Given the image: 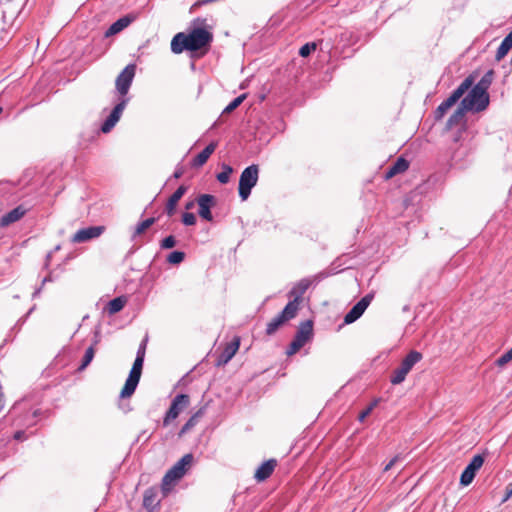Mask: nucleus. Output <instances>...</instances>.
<instances>
[{"mask_svg": "<svg viewBox=\"0 0 512 512\" xmlns=\"http://www.w3.org/2000/svg\"><path fill=\"white\" fill-rule=\"evenodd\" d=\"M213 34L205 28H194L190 32H179L171 41V51L180 54L183 51H198L210 46Z\"/></svg>", "mask_w": 512, "mask_h": 512, "instance_id": "obj_1", "label": "nucleus"}, {"mask_svg": "<svg viewBox=\"0 0 512 512\" xmlns=\"http://www.w3.org/2000/svg\"><path fill=\"white\" fill-rule=\"evenodd\" d=\"M193 462L192 454H185L179 461H177L164 475L162 479V490L163 492H168L170 490V485H172L175 481L181 479L188 467Z\"/></svg>", "mask_w": 512, "mask_h": 512, "instance_id": "obj_2", "label": "nucleus"}, {"mask_svg": "<svg viewBox=\"0 0 512 512\" xmlns=\"http://www.w3.org/2000/svg\"><path fill=\"white\" fill-rule=\"evenodd\" d=\"M422 358L423 356L420 352L411 350L401 361L399 367L392 372L390 382L393 385H398L404 382L408 373L422 360Z\"/></svg>", "mask_w": 512, "mask_h": 512, "instance_id": "obj_3", "label": "nucleus"}, {"mask_svg": "<svg viewBox=\"0 0 512 512\" xmlns=\"http://www.w3.org/2000/svg\"><path fill=\"white\" fill-rule=\"evenodd\" d=\"M259 179V166L252 164L246 167L239 179L238 193L242 201L249 198L252 189L256 186Z\"/></svg>", "mask_w": 512, "mask_h": 512, "instance_id": "obj_4", "label": "nucleus"}, {"mask_svg": "<svg viewBox=\"0 0 512 512\" xmlns=\"http://www.w3.org/2000/svg\"><path fill=\"white\" fill-rule=\"evenodd\" d=\"M297 314V299L287 303L282 312L267 323L266 334L273 335L286 321L293 319Z\"/></svg>", "mask_w": 512, "mask_h": 512, "instance_id": "obj_5", "label": "nucleus"}, {"mask_svg": "<svg viewBox=\"0 0 512 512\" xmlns=\"http://www.w3.org/2000/svg\"><path fill=\"white\" fill-rule=\"evenodd\" d=\"M461 104L467 111L481 112L489 105V94L472 88L462 99Z\"/></svg>", "mask_w": 512, "mask_h": 512, "instance_id": "obj_6", "label": "nucleus"}, {"mask_svg": "<svg viewBox=\"0 0 512 512\" xmlns=\"http://www.w3.org/2000/svg\"><path fill=\"white\" fill-rule=\"evenodd\" d=\"M144 358L136 357L133 366L129 372L128 378L120 393L121 398L130 397L136 390L141 378Z\"/></svg>", "mask_w": 512, "mask_h": 512, "instance_id": "obj_7", "label": "nucleus"}, {"mask_svg": "<svg viewBox=\"0 0 512 512\" xmlns=\"http://www.w3.org/2000/svg\"><path fill=\"white\" fill-rule=\"evenodd\" d=\"M190 405V397L187 394H177L165 413L163 418V425L168 426L172 421H174L182 411H184Z\"/></svg>", "mask_w": 512, "mask_h": 512, "instance_id": "obj_8", "label": "nucleus"}, {"mask_svg": "<svg viewBox=\"0 0 512 512\" xmlns=\"http://www.w3.org/2000/svg\"><path fill=\"white\" fill-rule=\"evenodd\" d=\"M135 71V64H128L117 76L115 86L121 98H128L127 94L132 85L135 76Z\"/></svg>", "mask_w": 512, "mask_h": 512, "instance_id": "obj_9", "label": "nucleus"}, {"mask_svg": "<svg viewBox=\"0 0 512 512\" xmlns=\"http://www.w3.org/2000/svg\"><path fill=\"white\" fill-rule=\"evenodd\" d=\"M373 298V293L366 294L363 298H361L345 315L344 323L351 324L359 319L370 305Z\"/></svg>", "mask_w": 512, "mask_h": 512, "instance_id": "obj_10", "label": "nucleus"}, {"mask_svg": "<svg viewBox=\"0 0 512 512\" xmlns=\"http://www.w3.org/2000/svg\"><path fill=\"white\" fill-rule=\"evenodd\" d=\"M483 463H484V457L480 454L475 455L471 459L469 464L466 466V468L463 470V472L460 476L461 485H463V486L469 485L473 481L477 471L482 467Z\"/></svg>", "mask_w": 512, "mask_h": 512, "instance_id": "obj_11", "label": "nucleus"}, {"mask_svg": "<svg viewBox=\"0 0 512 512\" xmlns=\"http://www.w3.org/2000/svg\"><path fill=\"white\" fill-rule=\"evenodd\" d=\"M474 82V78L472 75L468 76L463 80V82L452 92V94L444 100L442 103L449 110L457 101L471 88Z\"/></svg>", "mask_w": 512, "mask_h": 512, "instance_id": "obj_12", "label": "nucleus"}, {"mask_svg": "<svg viewBox=\"0 0 512 512\" xmlns=\"http://www.w3.org/2000/svg\"><path fill=\"white\" fill-rule=\"evenodd\" d=\"M197 203L199 206L198 213L200 217H202L206 221H212L213 216L211 213V208L216 204L215 197L210 194H201L197 198Z\"/></svg>", "mask_w": 512, "mask_h": 512, "instance_id": "obj_13", "label": "nucleus"}, {"mask_svg": "<svg viewBox=\"0 0 512 512\" xmlns=\"http://www.w3.org/2000/svg\"><path fill=\"white\" fill-rule=\"evenodd\" d=\"M104 231L103 226H90L78 230L72 237V242L83 243L99 237Z\"/></svg>", "mask_w": 512, "mask_h": 512, "instance_id": "obj_14", "label": "nucleus"}, {"mask_svg": "<svg viewBox=\"0 0 512 512\" xmlns=\"http://www.w3.org/2000/svg\"><path fill=\"white\" fill-rule=\"evenodd\" d=\"M240 346V338L234 337V339L227 343L217 358V366L227 364L233 356L236 354Z\"/></svg>", "mask_w": 512, "mask_h": 512, "instance_id": "obj_15", "label": "nucleus"}, {"mask_svg": "<svg viewBox=\"0 0 512 512\" xmlns=\"http://www.w3.org/2000/svg\"><path fill=\"white\" fill-rule=\"evenodd\" d=\"M313 336V322L311 320H306L302 322L294 336V339L301 343V345H305Z\"/></svg>", "mask_w": 512, "mask_h": 512, "instance_id": "obj_16", "label": "nucleus"}, {"mask_svg": "<svg viewBox=\"0 0 512 512\" xmlns=\"http://www.w3.org/2000/svg\"><path fill=\"white\" fill-rule=\"evenodd\" d=\"M276 466H277V461L275 459H269V460L265 461L256 470V472L254 474V478L258 482L265 481L272 475Z\"/></svg>", "mask_w": 512, "mask_h": 512, "instance_id": "obj_17", "label": "nucleus"}, {"mask_svg": "<svg viewBox=\"0 0 512 512\" xmlns=\"http://www.w3.org/2000/svg\"><path fill=\"white\" fill-rule=\"evenodd\" d=\"M26 213V210L22 206H17L11 211L5 213L0 218V227H7L19 221Z\"/></svg>", "mask_w": 512, "mask_h": 512, "instance_id": "obj_18", "label": "nucleus"}, {"mask_svg": "<svg viewBox=\"0 0 512 512\" xmlns=\"http://www.w3.org/2000/svg\"><path fill=\"white\" fill-rule=\"evenodd\" d=\"M187 187L184 185H180L175 192L169 197L166 206H165V212L168 216H172L176 211V206L178 201L183 197V195L186 193Z\"/></svg>", "mask_w": 512, "mask_h": 512, "instance_id": "obj_19", "label": "nucleus"}, {"mask_svg": "<svg viewBox=\"0 0 512 512\" xmlns=\"http://www.w3.org/2000/svg\"><path fill=\"white\" fill-rule=\"evenodd\" d=\"M216 147V142H211L208 144L198 155L193 158L191 165L195 168L203 166L209 157L214 153Z\"/></svg>", "mask_w": 512, "mask_h": 512, "instance_id": "obj_20", "label": "nucleus"}, {"mask_svg": "<svg viewBox=\"0 0 512 512\" xmlns=\"http://www.w3.org/2000/svg\"><path fill=\"white\" fill-rule=\"evenodd\" d=\"M409 168V162L403 158L399 157L395 163H393L385 172V179H390L397 174L405 172Z\"/></svg>", "mask_w": 512, "mask_h": 512, "instance_id": "obj_21", "label": "nucleus"}, {"mask_svg": "<svg viewBox=\"0 0 512 512\" xmlns=\"http://www.w3.org/2000/svg\"><path fill=\"white\" fill-rule=\"evenodd\" d=\"M131 21V18L128 16L119 18L105 31V37H110L121 32L131 23Z\"/></svg>", "mask_w": 512, "mask_h": 512, "instance_id": "obj_22", "label": "nucleus"}, {"mask_svg": "<svg viewBox=\"0 0 512 512\" xmlns=\"http://www.w3.org/2000/svg\"><path fill=\"white\" fill-rule=\"evenodd\" d=\"M159 505V500L157 498V492L154 489H147L143 496V506L149 512H153L156 507Z\"/></svg>", "mask_w": 512, "mask_h": 512, "instance_id": "obj_23", "label": "nucleus"}, {"mask_svg": "<svg viewBox=\"0 0 512 512\" xmlns=\"http://www.w3.org/2000/svg\"><path fill=\"white\" fill-rule=\"evenodd\" d=\"M205 414V407H201L199 410H197L188 420L187 422L182 426L181 430L179 431V436H183L184 434L188 433L193 427L197 425L199 422V419Z\"/></svg>", "mask_w": 512, "mask_h": 512, "instance_id": "obj_24", "label": "nucleus"}, {"mask_svg": "<svg viewBox=\"0 0 512 512\" xmlns=\"http://www.w3.org/2000/svg\"><path fill=\"white\" fill-rule=\"evenodd\" d=\"M466 111V108H464L460 103V106L448 118L446 123L447 129L450 130L453 127L459 125L463 121Z\"/></svg>", "mask_w": 512, "mask_h": 512, "instance_id": "obj_25", "label": "nucleus"}, {"mask_svg": "<svg viewBox=\"0 0 512 512\" xmlns=\"http://www.w3.org/2000/svg\"><path fill=\"white\" fill-rule=\"evenodd\" d=\"M512 48V32L510 31L506 36L505 38L502 40L501 44L499 45L497 51H496V55H495V58L496 60H501L502 58H504L509 50Z\"/></svg>", "mask_w": 512, "mask_h": 512, "instance_id": "obj_26", "label": "nucleus"}, {"mask_svg": "<svg viewBox=\"0 0 512 512\" xmlns=\"http://www.w3.org/2000/svg\"><path fill=\"white\" fill-rule=\"evenodd\" d=\"M493 77L494 71L488 70L473 88L476 89V91L488 93V89L493 82Z\"/></svg>", "mask_w": 512, "mask_h": 512, "instance_id": "obj_27", "label": "nucleus"}, {"mask_svg": "<svg viewBox=\"0 0 512 512\" xmlns=\"http://www.w3.org/2000/svg\"><path fill=\"white\" fill-rule=\"evenodd\" d=\"M310 286V281L307 279H302L297 283V285L290 291L291 296H295L294 299H297V309L299 308V301L302 295L306 292V290Z\"/></svg>", "mask_w": 512, "mask_h": 512, "instance_id": "obj_28", "label": "nucleus"}, {"mask_svg": "<svg viewBox=\"0 0 512 512\" xmlns=\"http://www.w3.org/2000/svg\"><path fill=\"white\" fill-rule=\"evenodd\" d=\"M126 300L124 297H116L108 302L107 310L109 314H115L123 309Z\"/></svg>", "mask_w": 512, "mask_h": 512, "instance_id": "obj_29", "label": "nucleus"}, {"mask_svg": "<svg viewBox=\"0 0 512 512\" xmlns=\"http://www.w3.org/2000/svg\"><path fill=\"white\" fill-rule=\"evenodd\" d=\"M129 102V98H120L119 103L115 105L113 110L111 111L109 117L112 119H115L116 121H119L125 107L127 106Z\"/></svg>", "mask_w": 512, "mask_h": 512, "instance_id": "obj_30", "label": "nucleus"}, {"mask_svg": "<svg viewBox=\"0 0 512 512\" xmlns=\"http://www.w3.org/2000/svg\"><path fill=\"white\" fill-rule=\"evenodd\" d=\"M233 172V168L228 164H222V171L217 174L216 178L221 184H227L230 180V175Z\"/></svg>", "mask_w": 512, "mask_h": 512, "instance_id": "obj_31", "label": "nucleus"}, {"mask_svg": "<svg viewBox=\"0 0 512 512\" xmlns=\"http://www.w3.org/2000/svg\"><path fill=\"white\" fill-rule=\"evenodd\" d=\"M155 222H156V218L150 217V218H147L144 221L138 223L136 228H135V231H134V234H133V238H135L136 236L142 234L145 230L150 228Z\"/></svg>", "mask_w": 512, "mask_h": 512, "instance_id": "obj_32", "label": "nucleus"}, {"mask_svg": "<svg viewBox=\"0 0 512 512\" xmlns=\"http://www.w3.org/2000/svg\"><path fill=\"white\" fill-rule=\"evenodd\" d=\"M94 355H95V348L93 345H91L86 349L85 354L82 359V363L79 366L78 370L79 371L84 370L92 362Z\"/></svg>", "mask_w": 512, "mask_h": 512, "instance_id": "obj_33", "label": "nucleus"}, {"mask_svg": "<svg viewBox=\"0 0 512 512\" xmlns=\"http://www.w3.org/2000/svg\"><path fill=\"white\" fill-rule=\"evenodd\" d=\"M246 94H241L238 97H236L233 101H231L223 110V113H231L234 111L237 107H239L242 102L246 99Z\"/></svg>", "mask_w": 512, "mask_h": 512, "instance_id": "obj_34", "label": "nucleus"}, {"mask_svg": "<svg viewBox=\"0 0 512 512\" xmlns=\"http://www.w3.org/2000/svg\"><path fill=\"white\" fill-rule=\"evenodd\" d=\"M185 253L182 251H173L167 256V262L172 265H177L183 262Z\"/></svg>", "mask_w": 512, "mask_h": 512, "instance_id": "obj_35", "label": "nucleus"}, {"mask_svg": "<svg viewBox=\"0 0 512 512\" xmlns=\"http://www.w3.org/2000/svg\"><path fill=\"white\" fill-rule=\"evenodd\" d=\"M316 43L315 42H309L303 45L299 50V55L301 57H307L311 54V52L316 50Z\"/></svg>", "mask_w": 512, "mask_h": 512, "instance_id": "obj_36", "label": "nucleus"}, {"mask_svg": "<svg viewBox=\"0 0 512 512\" xmlns=\"http://www.w3.org/2000/svg\"><path fill=\"white\" fill-rule=\"evenodd\" d=\"M176 245V239L173 235H169L161 240L160 247L161 249H171Z\"/></svg>", "mask_w": 512, "mask_h": 512, "instance_id": "obj_37", "label": "nucleus"}, {"mask_svg": "<svg viewBox=\"0 0 512 512\" xmlns=\"http://www.w3.org/2000/svg\"><path fill=\"white\" fill-rule=\"evenodd\" d=\"M512 360V348L509 349L507 352H505L504 354H502L497 360H496V364L498 366H504L506 365L508 362H510Z\"/></svg>", "mask_w": 512, "mask_h": 512, "instance_id": "obj_38", "label": "nucleus"}, {"mask_svg": "<svg viewBox=\"0 0 512 512\" xmlns=\"http://www.w3.org/2000/svg\"><path fill=\"white\" fill-rule=\"evenodd\" d=\"M118 121H116L115 119H112L110 118L109 116L106 118V120L103 122L102 126H101V131L103 133H108L110 132L113 127L116 125Z\"/></svg>", "mask_w": 512, "mask_h": 512, "instance_id": "obj_39", "label": "nucleus"}, {"mask_svg": "<svg viewBox=\"0 0 512 512\" xmlns=\"http://www.w3.org/2000/svg\"><path fill=\"white\" fill-rule=\"evenodd\" d=\"M447 111H448L447 107L443 103H441L434 111L435 121L442 120L443 117L445 116V114L447 113Z\"/></svg>", "mask_w": 512, "mask_h": 512, "instance_id": "obj_40", "label": "nucleus"}, {"mask_svg": "<svg viewBox=\"0 0 512 512\" xmlns=\"http://www.w3.org/2000/svg\"><path fill=\"white\" fill-rule=\"evenodd\" d=\"M182 222L186 226H192L196 223V216L193 213L185 212L182 215Z\"/></svg>", "mask_w": 512, "mask_h": 512, "instance_id": "obj_41", "label": "nucleus"}, {"mask_svg": "<svg viewBox=\"0 0 512 512\" xmlns=\"http://www.w3.org/2000/svg\"><path fill=\"white\" fill-rule=\"evenodd\" d=\"M303 347V345H301V343L297 342L295 339L292 340V342L290 343L289 347L287 348V351H286V354L288 356H291V355H294L296 354L301 348Z\"/></svg>", "mask_w": 512, "mask_h": 512, "instance_id": "obj_42", "label": "nucleus"}, {"mask_svg": "<svg viewBox=\"0 0 512 512\" xmlns=\"http://www.w3.org/2000/svg\"><path fill=\"white\" fill-rule=\"evenodd\" d=\"M375 406L376 402L370 404L365 410H363L358 416L359 421H363L368 415H370Z\"/></svg>", "mask_w": 512, "mask_h": 512, "instance_id": "obj_43", "label": "nucleus"}, {"mask_svg": "<svg viewBox=\"0 0 512 512\" xmlns=\"http://www.w3.org/2000/svg\"><path fill=\"white\" fill-rule=\"evenodd\" d=\"M146 353V339L141 342L138 347L136 357L145 358Z\"/></svg>", "mask_w": 512, "mask_h": 512, "instance_id": "obj_44", "label": "nucleus"}, {"mask_svg": "<svg viewBox=\"0 0 512 512\" xmlns=\"http://www.w3.org/2000/svg\"><path fill=\"white\" fill-rule=\"evenodd\" d=\"M401 459L400 455H396L393 457L384 467V471H389L399 460Z\"/></svg>", "mask_w": 512, "mask_h": 512, "instance_id": "obj_45", "label": "nucleus"}, {"mask_svg": "<svg viewBox=\"0 0 512 512\" xmlns=\"http://www.w3.org/2000/svg\"><path fill=\"white\" fill-rule=\"evenodd\" d=\"M183 174H184V168L182 166H177L173 173V177L175 179H179L183 176Z\"/></svg>", "mask_w": 512, "mask_h": 512, "instance_id": "obj_46", "label": "nucleus"}, {"mask_svg": "<svg viewBox=\"0 0 512 512\" xmlns=\"http://www.w3.org/2000/svg\"><path fill=\"white\" fill-rule=\"evenodd\" d=\"M26 437H25V432L20 430V431H16L15 434H14V439L16 440H24Z\"/></svg>", "mask_w": 512, "mask_h": 512, "instance_id": "obj_47", "label": "nucleus"}, {"mask_svg": "<svg viewBox=\"0 0 512 512\" xmlns=\"http://www.w3.org/2000/svg\"><path fill=\"white\" fill-rule=\"evenodd\" d=\"M512 497V482L506 487V496L504 500Z\"/></svg>", "mask_w": 512, "mask_h": 512, "instance_id": "obj_48", "label": "nucleus"}, {"mask_svg": "<svg viewBox=\"0 0 512 512\" xmlns=\"http://www.w3.org/2000/svg\"><path fill=\"white\" fill-rule=\"evenodd\" d=\"M99 341H100L99 335H98V332H96L92 345L95 347L99 343Z\"/></svg>", "mask_w": 512, "mask_h": 512, "instance_id": "obj_49", "label": "nucleus"}, {"mask_svg": "<svg viewBox=\"0 0 512 512\" xmlns=\"http://www.w3.org/2000/svg\"><path fill=\"white\" fill-rule=\"evenodd\" d=\"M193 207V202H189L186 204V209H191Z\"/></svg>", "mask_w": 512, "mask_h": 512, "instance_id": "obj_50", "label": "nucleus"}, {"mask_svg": "<svg viewBox=\"0 0 512 512\" xmlns=\"http://www.w3.org/2000/svg\"><path fill=\"white\" fill-rule=\"evenodd\" d=\"M38 414H39V411H38V410H35V411L33 412V417H37V416H38Z\"/></svg>", "mask_w": 512, "mask_h": 512, "instance_id": "obj_51", "label": "nucleus"}, {"mask_svg": "<svg viewBox=\"0 0 512 512\" xmlns=\"http://www.w3.org/2000/svg\"><path fill=\"white\" fill-rule=\"evenodd\" d=\"M511 32H512V30H511Z\"/></svg>", "mask_w": 512, "mask_h": 512, "instance_id": "obj_52", "label": "nucleus"}]
</instances>
